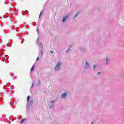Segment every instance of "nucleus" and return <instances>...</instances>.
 Masks as SVG:
<instances>
[{"instance_id": "f257e3e1", "label": "nucleus", "mask_w": 124, "mask_h": 124, "mask_svg": "<svg viewBox=\"0 0 124 124\" xmlns=\"http://www.w3.org/2000/svg\"><path fill=\"white\" fill-rule=\"evenodd\" d=\"M61 65H62V62H58L55 68V71H58V70L60 69V68L61 67Z\"/></svg>"}, {"instance_id": "f03ea898", "label": "nucleus", "mask_w": 124, "mask_h": 124, "mask_svg": "<svg viewBox=\"0 0 124 124\" xmlns=\"http://www.w3.org/2000/svg\"><path fill=\"white\" fill-rule=\"evenodd\" d=\"M66 19H68V16H63L62 19V23H65Z\"/></svg>"}, {"instance_id": "7ed1b4c3", "label": "nucleus", "mask_w": 124, "mask_h": 124, "mask_svg": "<svg viewBox=\"0 0 124 124\" xmlns=\"http://www.w3.org/2000/svg\"><path fill=\"white\" fill-rule=\"evenodd\" d=\"M88 67H90V64H89V63H88V61L86 60L85 68H88Z\"/></svg>"}, {"instance_id": "20e7f679", "label": "nucleus", "mask_w": 124, "mask_h": 124, "mask_svg": "<svg viewBox=\"0 0 124 124\" xmlns=\"http://www.w3.org/2000/svg\"><path fill=\"white\" fill-rule=\"evenodd\" d=\"M66 95H67L66 93H63V94H62L61 97L62 98H64V97H65L66 96Z\"/></svg>"}, {"instance_id": "39448f33", "label": "nucleus", "mask_w": 124, "mask_h": 124, "mask_svg": "<svg viewBox=\"0 0 124 124\" xmlns=\"http://www.w3.org/2000/svg\"><path fill=\"white\" fill-rule=\"evenodd\" d=\"M27 103H29V102H30V96H28L27 99Z\"/></svg>"}, {"instance_id": "423d86ee", "label": "nucleus", "mask_w": 124, "mask_h": 124, "mask_svg": "<svg viewBox=\"0 0 124 124\" xmlns=\"http://www.w3.org/2000/svg\"><path fill=\"white\" fill-rule=\"evenodd\" d=\"M34 68V65H33L31 68V71H33Z\"/></svg>"}, {"instance_id": "0eeeda50", "label": "nucleus", "mask_w": 124, "mask_h": 124, "mask_svg": "<svg viewBox=\"0 0 124 124\" xmlns=\"http://www.w3.org/2000/svg\"><path fill=\"white\" fill-rule=\"evenodd\" d=\"M26 120L25 119H22L20 122L21 124L23 123V122H25Z\"/></svg>"}, {"instance_id": "6e6552de", "label": "nucleus", "mask_w": 124, "mask_h": 124, "mask_svg": "<svg viewBox=\"0 0 124 124\" xmlns=\"http://www.w3.org/2000/svg\"><path fill=\"white\" fill-rule=\"evenodd\" d=\"M79 13H80V12H78L77 14L75 16V18H76V17L77 16H78V14H79Z\"/></svg>"}, {"instance_id": "1a4fd4ad", "label": "nucleus", "mask_w": 124, "mask_h": 124, "mask_svg": "<svg viewBox=\"0 0 124 124\" xmlns=\"http://www.w3.org/2000/svg\"><path fill=\"white\" fill-rule=\"evenodd\" d=\"M30 103L31 105L33 103V100H31L30 101Z\"/></svg>"}, {"instance_id": "9d476101", "label": "nucleus", "mask_w": 124, "mask_h": 124, "mask_svg": "<svg viewBox=\"0 0 124 124\" xmlns=\"http://www.w3.org/2000/svg\"><path fill=\"white\" fill-rule=\"evenodd\" d=\"M42 13H43V11H41V12H40V15H39V18H40V16H41V15H42Z\"/></svg>"}, {"instance_id": "9b49d317", "label": "nucleus", "mask_w": 124, "mask_h": 124, "mask_svg": "<svg viewBox=\"0 0 124 124\" xmlns=\"http://www.w3.org/2000/svg\"><path fill=\"white\" fill-rule=\"evenodd\" d=\"M50 102H51V103H55V101H50Z\"/></svg>"}, {"instance_id": "f8f14e48", "label": "nucleus", "mask_w": 124, "mask_h": 124, "mask_svg": "<svg viewBox=\"0 0 124 124\" xmlns=\"http://www.w3.org/2000/svg\"><path fill=\"white\" fill-rule=\"evenodd\" d=\"M95 67H96V66L95 65H93V69H95Z\"/></svg>"}, {"instance_id": "ddd939ff", "label": "nucleus", "mask_w": 124, "mask_h": 124, "mask_svg": "<svg viewBox=\"0 0 124 124\" xmlns=\"http://www.w3.org/2000/svg\"><path fill=\"white\" fill-rule=\"evenodd\" d=\"M106 61L107 63V62H108V58H107V59H106Z\"/></svg>"}, {"instance_id": "4468645a", "label": "nucleus", "mask_w": 124, "mask_h": 124, "mask_svg": "<svg viewBox=\"0 0 124 124\" xmlns=\"http://www.w3.org/2000/svg\"><path fill=\"white\" fill-rule=\"evenodd\" d=\"M69 50H70V47H69V48L67 49V50L66 51V52L69 51Z\"/></svg>"}, {"instance_id": "2eb2a0df", "label": "nucleus", "mask_w": 124, "mask_h": 124, "mask_svg": "<svg viewBox=\"0 0 124 124\" xmlns=\"http://www.w3.org/2000/svg\"><path fill=\"white\" fill-rule=\"evenodd\" d=\"M38 60H39V57H37L36 59V61H38Z\"/></svg>"}, {"instance_id": "dca6fc26", "label": "nucleus", "mask_w": 124, "mask_h": 124, "mask_svg": "<svg viewBox=\"0 0 124 124\" xmlns=\"http://www.w3.org/2000/svg\"><path fill=\"white\" fill-rule=\"evenodd\" d=\"M49 108L51 109V108H53V106H49Z\"/></svg>"}, {"instance_id": "f3484780", "label": "nucleus", "mask_w": 124, "mask_h": 124, "mask_svg": "<svg viewBox=\"0 0 124 124\" xmlns=\"http://www.w3.org/2000/svg\"><path fill=\"white\" fill-rule=\"evenodd\" d=\"M50 54H53V51H50Z\"/></svg>"}, {"instance_id": "a211bd4d", "label": "nucleus", "mask_w": 124, "mask_h": 124, "mask_svg": "<svg viewBox=\"0 0 124 124\" xmlns=\"http://www.w3.org/2000/svg\"><path fill=\"white\" fill-rule=\"evenodd\" d=\"M99 74H100V72L98 73V75H99Z\"/></svg>"}, {"instance_id": "6ab92c4d", "label": "nucleus", "mask_w": 124, "mask_h": 124, "mask_svg": "<svg viewBox=\"0 0 124 124\" xmlns=\"http://www.w3.org/2000/svg\"><path fill=\"white\" fill-rule=\"evenodd\" d=\"M91 124H93V122H92V123H91Z\"/></svg>"}, {"instance_id": "aec40b11", "label": "nucleus", "mask_w": 124, "mask_h": 124, "mask_svg": "<svg viewBox=\"0 0 124 124\" xmlns=\"http://www.w3.org/2000/svg\"><path fill=\"white\" fill-rule=\"evenodd\" d=\"M32 86H33V85H34V83H32Z\"/></svg>"}]
</instances>
